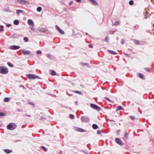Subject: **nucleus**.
<instances>
[{
  "mask_svg": "<svg viewBox=\"0 0 154 154\" xmlns=\"http://www.w3.org/2000/svg\"><path fill=\"white\" fill-rule=\"evenodd\" d=\"M8 72V69L4 66L0 67V73L2 74H6Z\"/></svg>",
  "mask_w": 154,
  "mask_h": 154,
  "instance_id": "f257e3e1",
  "label": "nucleus"
},
{
  "mask_svg": "<svg viewBox=\"0 0 154 154\" xmlns=\"http://www.w3.org/2000/svg\"><path fill=\"white\" fill-rule=\"evenodd\" d=\"M26 76L30 79H33L39 78L38 76L32 74H28L26 75Z\"/></svg>",
  "mask_w": 154,
  "mask_h": 154,
  "instance_id": "f03ea898",
  "label": "nucleus"
},
{
  "mask_svg": "<svg viewBox=\"0 0 154 154\" xmlns=\"http://www.w3.org/2000/svg\"><path fill=\"white\" fill-rule=\"evenodd\" d=\"M16 127V125L14 123H11L7 126V128L9 130H12Z\"/></svg>",
  "mask_w": 154,
  "mask_h": 154,
  "instance_id": "7ed1b4c3",
  "label": "nucleus"
},
{
  "mask_svg": "<svg viewBox=\"0 0 154 154\" xmlns=\"http://www.w3.org/2000/svg\"><path fill=\"white\" fill-rule=\"evenodd\" d=\"M90 106L93 109H95L98 111H100L101 110L99 106L96 105V104L91 103L90 104Z\"/></svg>",
  "mask_w": 154,
  "mask_h": 154,
  "instance_id": "20e7f679",
  "label": "nucleus"
},
{
  "mask_svg": "<svg viewBox=\"0 0 154 154\" xmlns=\"http://www.w3.org/2000/svg\"><path fill=\"white\" fill-rule=\"evenodd\" d=\"M81 120L82 122H88L89 121V119L87 117L83 116L81 118Z\"/></svg>",
  "mask_w": 154,
  "mask_h": 154,
  "instance_id": "39448f33",
  "label": "nucleus"
},
{
  "mask_svg": "<svg viewBox=\"0 0 154 154\" xmlns=\"http://www.w3.org/2000/svg\"><path fill=\"white\" fill-rule=\"evenodd\" d=\"M115 141L118 144L122 145L123 144V142L120 139L118 138H116L115 139Z\"/></svg>",
  "mask_w": 154,
  "mask_h": 154,
  "instance_id": "423d86ee",
  "label": "nucleus"
},
{
  "mask_svg": "<svg viewBox=\"0 0 154 154\" xmlns=\"http://www.w3.org/2000/svg\"><path fill=\"white\" fill-rule=\"evenodd\" d=\"M20 47V46L15 45H11L10 46V48L12 50H16L19 49Z\"/></svg>",
  "mask_w": 154,
  "mask_h": 154,
  "instance_id": "0eeeda50",
  "label": "nucleus"
},
{
  "mask_svg": "<svg viewBox=\"0 0 154 154\" xmlns=\"http://www.w3.org/2000/svg\"><path fill=\"white\" fill-rule=\"evenodd\" d=\"M29 25L31 26H34V23L32 20L30 19H29L27 21Z\"/></svg>",
  "mask_w": 154,
  "mask_h": 154,
  "instance_id": "6e6552de",
  "label": "nucleus"
},
{
  "mask_svg": "<svg viewBox=\"0 0 154 154\" xmlns=\"http://www.w3.org/2000/svg\"><path fill=\"white\" fill-rule=\"evenodd\" d=\"M22 51L24 55L26 54L29 55L31 53V52L30 51L26 50H22Z\"/></svg>",
  "mask_w": 154,
  "mask_h": 154,
  "instance_id": "1a4fd4ad",
  "label": "nucleus"
},
{
  "mask_svg": "<svg viewBox=\"0 0 154 154\" xmlns=\"http://www.w3.org/2000/svg\"><path fill=\"white\" fill-rule=\"evenodd\" d=\"M55 26L56 29L59 32L62 34H64V32L57 25H56Z\"/></svg>",
  "mask_w": 154,
  "mask_h": 154,
  "instance_id": "9d476101",
  "label": "nucleus"
},
{
  "mask_svg": "<svg viewBox=\"0 0 154 154\" xmlns=\"http://www.w3.org/2000/svg\"><path fill=\"white\" fill-rule=\"evenodd\" d=\"M17 2L21 4H26V3L28 4V2L25 0H18Z\"/></svg>",
  "mask_w": 154,
  "mask_h": 154,
  "instance_id": "9b49d317",
  "label": "nucleus"
},
{
  "mask_svg": "<svg viewBox=\"0 0 154 154\" xmlns=\"http://www.w3.org/2000/svg\"><path fill=\"white\" fill-rule=\"evenodd\" d=\"M39 32H41L44 33L45 32V28H40L38 29Z\"/></svg>",
  "mask_w": 154,
  "mask_h": 154,
  "instance_id": "f8f14e48",
  "label": "nucleus"
},
{
  "mask_svg": "<svg viewBox=\"0 0 154 154\" xmlns=\"http://www.w3.org/2000/svg\"><path fill=\"white\" fill-rule=\"evenodd\" d=\"M123 108L121 106H119L117 107V109H116L117 111H118L119 110H123Z\"/></svg>",
  "mask_w": 154,
  "mask_h": 154,
  "instance_id": "ddd939ff",
  "label": "nucleus"
},
{
  "mask_svg": "<svg viewBox=\"0 0 154 154\" xmlns=\"http://www.w3.org/2000/svg\"><path fill=\"white\" fill-rule=\"evenodd\" d=\"M94 5H97L98 4L95 0H90Z\"/></svg>",
  "mask_w": 154,
  "mask_h": 154,
  "instance_id": "4468645a",
  "label": "nucleus"
},
{
  "mask_svg": "<svg viewBox=\"0 0 154 154\" xmlns=\"http://www.w3.org/2000/svg\"><path fill=\"white\" fill-rule=\"evenodd\" d=\"M76 131H78L81 132H83L85 131L84 130H83V129H82L81 128H77Z\"/></svg>",
  "mask_w": 154,
  "mask_h": 154,
  "instance_id": "2eb2a0df",
  "label": "nucleus"
},
{
  "mask_svg": "<svg viewBox=\"0 0 154 154\" xmlns=\"http://www.w3.org/2000/svg\"><path fill=\"white\" fill-rule=\"evenodd\" d=\"M108 51L109 53L112 54H117V53L115 52L109 50H108Z\"/></svg>",
  "mask_w": 154,
  "mask_h": 154,
  "instance_id": "dca6fc26",
  "label": "nucleus"
},
{
  "mask_svg": "<svg viewBox=\"0 0 154 154\" xmlns=\"http://www.w3.org/2000/svg\"><path fill=\"white\" fill-rule=\"evenodd\" d=\"M92 128L94 129H96L98 128L97 125L96 124H94L92 125Z\"/></svg>",
  "mask_w": 154,
  "mask_h": 154,
  "instance_id": "f3484780",
  "label": "nucleus"
},
{
  "mask_svg": "<svg viewBox=\"0 0 154 154\" xmlns=\"http://www.w3.org/2000/svg\"><path fill=\"white\" fill-rule=\"evenodd\" d=\"M14 23L15 25H18L19 24V21L18 20H15L14 21Z\"/></svg>",
  "mask_w": 154,
  "mask_h": 154,
  "instance_id": "a211bd4d",
  "label": "nucleus"
},
{
  "mask_svg": "<svg viewBox=\"0 0 154 154\" xmlns=\"http://www.w3.org/2000/svg\"><path fill=\"white\" fill-rule=\"evenodd\" d=\"M120 24V22L119 21H116L114 23L112 24V25L117 26L119 25Z\"/></svg>",
  "mask_w": 154,
  "mask_h": 154,
  "instance_id": "6ab92c4d",
  "label": "nucleus"
},
{
  "mask_svg": "<svg viewBox=\"0 0 154 154\" xmlns=\"http://www.w3.org/2000/svg\"><path fill=\"white\" fill-rule=\"evenodd\" d=\"M10 100V98L9 97H5L4 99V101L5 102H8Z\"/></svg>",
  "mask_w": 154,
  "mask_h": 154,
  "instance_id": "aec40b11",
  "label": "nucleus"
},
{
  "mask_svg": "<svg viewBox=\"0 0 154 154\" xmlns=\"http://www.w3.org/2000/svg\"><path fill=\"white\" fill-rule=\"evenodd\" d=\"M4 152L7 153H9L11 152L10 150L8 149H5L4 150Z\"/></svg>",
  "mask_w": 154,
  "mask_h": 154,
  "instance_id": "412c9836",
  "label": "nucleus"
},
{
  "mask_svg": "<svg viewBox=\"0 0 154 154\" xmlns=\"http://www.w3.org/2000/svg\"><path fill=\"white\" fill-rule=\"evenodd\" d=\"M42 10V8L40 7H38L37 8V10L38 11L40 12Z\"/></svg>",
  "mask_w": 154,
  "mask_h": 154,
  "instance_id": "4be33fe9",
  "label": "nucleus"
},
{
  "mask_svg": "<svg viewBox=\"0 0 154 154\" xmlns=\"http://www.w3.org/2000/svg\"><path fill=\"white\" fill-rule=\"evenodd\" d=\"M23 11L21 10H17V14H18L20 13H22Z\"/></svg>",
  "mask_w": 154,
  "mask_h": 154,
  "instance_id": "5701e85b",
  "label": "nucleus"
},
{
  "mask_svg": "<svg viewBox=\"0 0 154 154\" xmlns=\"http://www.w3.org/2000/svg\"><path fill=\"white\" fill-rule=\"evenodd\" d=\"M51 75H56V72L54 70H51Z\"/></svg>",
  "mask_w": 154,
  "mask_h": 154,
  "instance_id": "b1692460",
  "label": "nucleus"
},
{
  "mask_svg": "<svg viewBox=\"0 0 154 154\" xmlns=\"http://www.w3.org/2000/svg\"><path fill=\"white\" fill-rule=\"evenodd\" d=\"M139 76L140 78H141L142 79H144V76H143V75L141 73H139Z\"/></svg>",
  "mask_w": 154,
  "mask_h": 154,
  "instance_id": "393cba45",
  "label": "nucleus"
},
{
  "mask_svg": "<svg viewBox=\"0 0 154 154\" xmlns=\"http://www.w3.org/2000/svg\"><path fill=\"white\" fill-rule=\"evenodd\" d=\"M23 40L26 42H28V39L26 37H24L23 38Z\"/></svg>",
  "mask_w": 154,
  "mask_h": 154,
  "instance_id": "a878e982",
  "label": "nucleus"
},
{
  "mask_svg": "<svg viewBox=\"0 0 154 154\" xmlns=\"http://www.w3.org/2000/svg\"><path fill=\"white\" fill-rule=\"evenodd\" d=\"M69 118L71 119H74L75 118L74 116L72 114H70L69 116Z\"/></svg>",
  "mask_w": 154,
  "mask_h": 154,
  "instance_id": "bb28decb",
  "label": "nucleus"
},
{
  "mask_svg": "<svg viewBox=\"0 0 154 154\" xmlns=\"http://www.w3.org/2000/svg\"><path fill=\"white\" fill-rule=\"evenodd\" d=\"M7 64L9 66L11 67H13V65L9 62H8Z\"/></svg>",
  "mask_w": 154,
  "mask_h": 154,
  "instance_id": "cd10ccee",
  "label": "nucleus"
},
{
  "mask_svg": "<svg viewBox=\"0 0 154 154\" xmlns=\"http://www.w3.org/2000/svg\"><path fill=\"white\" fill-rule=\"evenodd\" d=\"M74 92L76 93H77V94H82V92H81V91H75Z\"/></svg>",
  "mask_w": 154,
  "mask_h": 154,
  "instance_id": "c85d7f7f",
  "label": "nucleus"
},
{
  "mask_svg": "<svg viewBox=\"0 0 154 154\" xmlns=\"http://www.w3.org/2000/svg\"><path fill=\"white\" fill-rule=\"evenodd\" d=\"M129 4L130 5H132L134 4V2L133 0H131L129 2Z\"/></svg>",
  "mask_w": 154,
  "mask_h": 154,
  "instance_id": "c756f323",
  "label": "nucleus"
},
{
  "mask_svg": "<svg viewBox=\"0 0 154 154\" xmlns=\"http://www.w3.org/2000/svg\"><path fill=\"white\" fill-rule=\"evenodd\" d=\"M134 43L138 45L139 44V42L138 41L136 40H134Z\"/></svg>",
  "mask_w": 154,
  "mask_h": 154,
  "instance_id": "7c9ffc66",
  "label": "nucleus"
},
{
  "mask_svg": "<svg viewBox=\"0 0 154 154\" xmlns=\"http://www.w3.org/2000/svg\"><path fill=\"white\" fill-rule=\"evenodd\" d=\"M125 138L127 139L128 138V134L127 133H126L125 134Z\"/></svg>",
  "mask_w": 154,
  "mask_h": 154,
  "instance_id": "2f4dec72",
  "label": "nucleus"
},
{
  "mask_svg": "<svg viewBox=\"0 0 154 154\" xmlns=\"http://www.w3.org/2000/svg\"><path fill=\"white\" fill-rule=\"evenodd\" d=\"M3 26L0 25V31H2L3 30Z\"/></svg>",
  "mask_w": 154,
  "mask_h": 154,
  "instance_id": "473e14b6",
  "label": "nucleus"
},
{
  "mask_svg": "<svg viewBox=\"0 0 154 154\" xmlns=\"http://www.w3.org/2000/svg\"><path fill=\"white\" fill-rule=\"evenodd\" d=\"M129 117L131 118V119H132L133 120H134L135 119V117L134 116H130Z\"/></svg>",
  "mask_w": 154,
  "mask_h": 154,
  "instance_id": "72a5a7b5",
  "label": "nucleus"
},
{
  "mask_svg": "<svg viewBox=\"0 0 154 154\" xmlns=\"http://www.w3.org/2000/svg\"><path fill=\"white\" fill-rule=\"evenodd\" d=\"M30 28L33 31H35V29L34 28V27L33 26H31V27H30Z\"/></svg>",
  "mask_w": 154,
  "mask_h": 154,
  "instance_id": "f704fd0d",
  "label": "nucleus"
},
{
  "mask_svg": "<svg viewBox=\"0 0 154 154\" xmlns=\"http://www.w3.org/2000/svg\"><path fill=\"white\" fill-rule=\"evenodd\" d=\"M5 114L3 112L0 113V116H5Z\"/></svg>",
  "mask_w": 154,
  "mask_h": 154,
  "instance_id": "c9c22d12",
  "label": "nucleus"
},
{
  "mask_svg": "<svg viewBox=\"0 0 154 154\" xmlns=\"http://www.w3.org/2000/svg\"><path fill=\"white\" fill-rule=\"evenodd\" d=\"M37 54H41L42 53V51L40 50H38L37 51Z\"/></svg>",
  "mask_w": 154,
  "mask_h": 154,
  "instance_id": "e433bc0d",
  "label": "nucleus"
},
{
  "mask_svg": "<svg viewBox=\"0 0 154 154\" xmlns=\"http://www.w3.org/2000/svg\"><path fill=\"white\" fill-rule=\"evenodd\" d=\"M105 98L106 100H107L108 101H109V102H112V101L107 97H106Z\"/></svg>",
  "mask_w": 154,
  "mask_h": 154,
  "instance_id": "4c0bfd02",
  "label": "nucleus"
},
{
  "mask_svg": "<svg viewBox=\"0 0 154 154\" xmlns=\"http://www.w3.org/2000/svg\"><path fill=\"white\" fill-rule=\"evenodd\" d=\"M29 103L31 105H32L33 106H34V104L33 103H32V102H29Z\"/></svg>",
  "mask_w": 154,
  "mask_h": 154,
  "instance_id": "58836bf2",
  "label": "nucleus"
},
{
  "mask_svg": "<svg viewBox=\"0 0 154 154\" xmlns=\"http://www.w3.org/2000/svg\"><path fill=\"white\" fill-rule=\"evenodd\" d=\"M145 70L146 71H147L148 72H150L148 68H145Z\"/></svg>",
  "mask_w": 154,
  "mask_h": 154,
  "instance_id": "ea45409f",
  "label": "nucleus"
},
{
  "mask_svg": "<svg viewBox=\"0 0 154 154\" xmlns=\"http://www.w3.org/2000/svg\"><path fill=\"white\" fill-rule=\"evenodd\" d=\"M125 43V41L124 40L122 39L121 41V43L123 44Z\"/></svg>",
  "mask_w": 154,
  "mask_h": 154,
  "instance_id": "a19ab883",
  "label": "nucleus"
},
{
  "mask_svg": "<svg viewBox=\"0 0 154 154\" xmlns=\"http://www.w3.org/2000/svg\"><path fill=\"white\" fill-rule=\"evenodd\" d=\"M42 148L44 149V150L45 151H46V149L45 148V147L43 146H42Z\"/></svg>",
  "mask_w": 154,
  "mask_h": 154,
  "instance_id": "79ce46f5",
  "label": "nucleus"
},
{
  "mask_svg": "<svg viewBox=\"0 0 154 154\" xmlns=\"http://www.w3.org/2000/svg\"><path fill=\"white\" fill-rule=\"evenodd\" d=\"M120 130H118L117 131V134H119V133H120Z\"/></svg>",
  "mask_w": 154,
  "mask_h": 154,
  "instance_id": "37998d69",
  "label": "nucleus"
},
{
  "mask_svg": "<svg viewBox=\"0 0 154 154\" xmlns=\"http://www.w3.org/2000/svg\"><path fill=\"white\" fill-rule=\"evenodd\" d=\"M97 133L98 134H101V132L100 131H97Z\"/></svg>",
  "mask_w": 154,
  "mask_h": 154,
  "instance_id": "c03bdc74",
  "label": "nucleus"
},
{
  "mask_svg": "<svg viewBox=\"0 0 154 154\" xmlns=\"http://www.w3.org/2000/svg\"><path fill=\"white\" fill-rule=\"evenodd\" d=\"M11 26V25L10 24H7L6 25V26L7 27H9V26Z\"/></svg>",
  "mask_w": 154,
  "mask_h": 154,
  "instance_id": "a18cd8bd",
  "label": "nucleus"
},
{
  "mask_svg": "<svg viewBox=\"0 0 154 154\" xmlns=\"http://www.w3.org/2000/svg\"><path fill=\"white\" fill-rule=\"evenodd\" d=\"M108 38L107 37L106 38H105V41H108Z\"/></svg>",
  "mask_w": 154,
  "mask_h": 154,
  "instance_id": "49530a36",
  "label": "nucleus"
},
{
  "mask_svg": "<svg viewBox=\"0 0 154 154\" xmlns=\"http://www.w3.org/2000/svg\"><path fill=\"white\" fill-rule=\"evenodd\" d=\"M89 46L90 47V48H93V46L92 45L90 44L89 45Z\"/></svg>",
  "mask_w": 154,
  "mask_h": 154,
  "instance_id": "de8ad7c7",
  "label": "nucleus"
},
{
  "mask_svg": "<svg viewBox=\"0 0 154 154\" xmlns=\"http://www.w3.org/2000/svg\"><path fill=\"white\" fill-rule=\"evenodd\" d=\"M76 1L78 2H81V0H76Z\"/></svg>",
  "mask_w": 154,
  "mask_h": 154,
  "instance_id": "09e8293b",
  "label": "nucleus"
},
{
  "mask_svg": "<svg viewBox=\"0 0 154 154\" xmlns=\"http://www.w3.org/2000/svg\"><path fill=\"white\" fill-rule=\"evenodd\" d=\"M27 116L29 117H31V116L30 115H27Z\"/></svg>",
  "mask_w": 154,
  "mask_h": 154,
  "instance_id": "8fccbe9b",
  "label": "nucleus"
},
{
  "mask_svg": "<svg viewBox=\"0 0 154 154\" xmlns=\"http://www.w3.org/2000/svg\"><path fill=\"white\" fill-rule=\"evenodd\" d=\"M49 57V55H47V57Z\"/></svg>",
  "mask_w": 154,
  "mask_h": 154,
  "instance_id": "3c124183",
  "label": "nucleus"
},
{
  "mask_svg": "<svg viewBox=\"0 0 154 154\" xmlns=\"http://www.w3.org/2000/svg\"><path fill=\"white\" fill-rule=\"evenodd\" d=\"M72 2H70V4H71L72 3Z\"/></svg>",
  "mask_w": 154,
  "mask_h": 154,
  "instance_id": "603ef678",
  "label": "nucleus"
},
{
  "mask_svg": "<svg viewBox=\"0 0 154 154\" xmlns=\"http://www.w3.org/2000/svg\"><path fill=\"white\" fill-rule=\"evenodd\" d=\"M153 27H154V24L153 25Z\"/></svg>",
  "mask_w": 154,
  "mask_h": 154,
  "instance_id": "864d4df0",
  "label": "nucleus"
},
{
  "mask_svg": "<svg viewBox=\"0 0 154 154\" xmlns=\"http://www.w3.org/2000/svg\"><path fill=\"white\" fill-rule=\"evenodd\" d=\"M111 121H113L112 120H111Z\"/></svg>",
  "mask_w": 154,
  "mask_h": 154,
  "instance_id": "5fc2aeb1",
  "label": "nucleus"
}]
</instances>
